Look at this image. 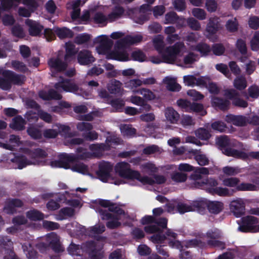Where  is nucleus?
Returning a JSON list of instances; mask_svg holds the SVG:
<instances>
[{
	"instance_id": "nucleus-37",
	"label": "nucleus",
	"mask_w": 259,
	"mask_h": 259,
	"mask_svg": "<svg viewBox=\"0 0 259 259\" xmlns=\"http://www.w3.org/2000/svg\"><path fill=\"white\" fill-rule=\"evenodd\" d=\"M177 234L172 232L171 230H168L166 232V236H161L159 235H154L152 237V239L156 242H161L165 239H167L170 241L175 240L176 238Z\"/></svg>"
},
{
	"instance_id": "nucleus-20",
	"label": "nucleus",
	"mask_w": 259,
	"mask_h": 259,
	"mask_svg": "<svg viewBox=\"0 0 259 259\" xmlns=\"http://www.w3.org/2000/svg\"><path fill=\"white\" fill-rule=\"evenodd\" d=\"M108 90L111 94L122 96L125 93L122 87V83L120 81L113 79L108 85Z\"/></svg>"
},
{
	"instance_id": "nucleus-14",
	"label": "nucleus",
	"mask_w": 259,
	"mask_h": 259,
	"mask_svg": "<svg viewBox=\"0 0 259 259\" xmlns=\"http://www.w3.org/2000/svg\"><path fill=\"white\" fill-rule=\"evenodd\" d=\"M55 87L58 91H64L75 94H79L78 92L79 91V87L76 84L70 82L68 80L62 79L61 81L57 83Z\"/></svg>"
},
{
	"instance_id": "nucleus-26",
	"label": "nucleus",
	"mask_w": 259,
	"mask_h": 259,
	"mask_svg": "<svg viewBox=\"0 0 259 259\" xmlns=\"http://www.w3.org/2000/svg\"><path fill=\"white\" fill-rule=\"evenodd\" d=\"M225 119L228 123H232L237 126H243L247 122L246 118L241 115L229 114L226 115Z\"/></svg>"
},
{
	"instance_id": "nucleus-13",
	"label": "nucleus",
	"mask_w": 259,
	"mask_h": 259,
	"mask_svg": "<svg viewBox=\"0 0 259 259\" xmlns=\"http://www.w3.org/2000/svg\"><path fill=\"white\" fill-rule=\"evenodd\" d=\"M231 211L236 217H240L245 212V202L241 198L232 201L230 204Z\"/></svg>"
},
{
	"instance_id": "nucleus-54",
	"label": "nucleus",
	"mask_w": 259,
	"mask_h": 259,
	"mask_svg": "<svg viewBox=\"0 0 259 259\" xmlns=\"http://www.w3.org/2000/svg\"><path fill=\"white\" fill-rule=\"evenodd\" d=\"M74 213V210L69 207H66L62 209L60 211V215L61 217H59L57 218L58 220H62L64 219L65 218L68 217H71Z\"/></svg>"
},
{
	"instance_id": "nucleus-22",
	"label": "nucleus",
	"mask_w": 259,
	"mask_h": 259,
	"mask_svg": "<svg viewBox=\"0 0 259 259\" xmlns=\"http://www.w3.org/2000/svg\"><path fill=\"white\" fill-rule=\"evenodd\" d=\"M87 1V0H76L67 4V8L73 10L71 13L72 19L75 20L78 18L80 14L79 7L84 4Z\"/></svg>"
},
{
	"instance_id": "nucleus-30",
	"label": "nucleus",
	"mask_w": 259,
	"mask_h": 259,
	"mask_svg": "<svg viewBox=\"0 0 259 259\" xmlns=\"http://www.w3.org/2000/svg\"><path fill=\"white\" fill-rule=\"evenodd\" d=\"M211 103L213 106L218 107L221 110L228 109L230 104L229 101L223 100L218 97L212 98Z\"/></svg>"
},
{
	"instance_id": "nucleus-15",
	"label": "nucleus",
	"mask_w": 259,
	"mask_h": 259,
	"mask_svg": "<svg viewBox=\"0 0 259 259\" xmlns=\"http://www.w3.org/2000/svg\"><path fill=\"white\" fill-rule=\"evenodd\" d=\"M46 240L55 251L60 252L63 250L61 245L60 238L56 233L52 232L47 235L46 236Z\"/></svg>"
},
{
	"instance_id": "nucleus-61",
	"label": "nucleus",
	"mask_w": 259,
	"mask_h": 259,
	"mask_svg": "<svg viewBox=\"0 0 259 259\" xmlns=\"http://www.w3.org/2000/svg\"><path fill=\"white\" fill-rule=\"evenodd\" d=\"M177 14L174 12H171L169 13H167L165 15V24H172L175 23L177 20Z\"/></svg>"
},
{
	"instance_id": "nucleus-44",
	"label": "nucleus",
	"mask_w": 259,
	"mask_h": 259,
	"mask_svg": "<svg viewBox=\"0 0 259 259\" xmlns=\"http://www.w3.org/2000/svg\"><path fill=\"white\" fill-rule=\"evenodd\" d=\"M123 13V10L121 7H116L108 17V20L112 22L120 18Z\"/></svg>"
},
{
	"instance_id": "nucleus-47",
	"label": "nucleus",
	"mask_w": 259,
	"mask_h": 259,
	"mask_svg": "<svg viewBox=\"0 0 259 259\" xmlns=\"http://www.w3.org/2000/svg\"><path fill=\"white\" fill-rule=\"evenodd\" d=\"M93 19L95 23L103 24L104 25L108 21V17L101 12L95 13L93 17Z\"/></svg>"
},
{
	"instance_id": "nucleus-9",
	"label": "nucleus",
	"mask_w": 259,
	"mask_h": 259,
	"mask_svg": "<svg viewBox=\"0 0 259 259\" xmlns=\"http://www.w3.org/2000/svg\"><path fill=\"white\" fill-rule=\"evenodd\" d=\"M205 202L202 200H196L192 202L191 205L186 204H179L177 208L180 213H184L186 212L197 211L201 213L204 209Z\"/></svg>"
},
{
	"instance_id": "nucleus-52",
	"label": "nucleus",
	"mask_w": 259,
	"mask_h": 259,
	"mask_svg": "<svg viewBox=\"0 0 259 259\" xmlns=\"http://www.w3.org/2000/svg\"><path fill=\"white\" fill-rule=\"evenodd\" d=\"M209 191L214 194H216L221 196H227L230 195L229 190L225 188L215 187L214 188H210Z\"/></svg>"
},
{
	"instance_id": "nucleus-38",
	"label": "nucleus",
	"mask_w": 259,
	"mask_h": 259,
	"mask_svg": "<svg viewBox=\"0 0 259 259\" xmlns=\"http://www.w3.org/2000/svg\"><path fill=\"white\" fill-rule=\"evenodd\" d=\"M208 209L211 213H218L223 209V204L220 201H211L207 205Z\"/></svg>"
},
{
	"instance_id": "nucleus-49",
	"label": "nucleus",
	"mask_w": 259,
	"mask_h": 259,
	"mask_svg": "<svg viewBox=\"0 0 259 259\" xmlns=\"http://www.w3.org/2000/svg\"><path fill=\"white\" fill-rule=\"evenodd\" d=\"M191 179L194 181V186L195 187L199 188L203 187V181H201L202 177L197 170L191 176Z\"/></svg>"
},
{
	"instance_id": "nucleus-23",
	"label": "nucleus",
	"mask_w": 259,
	"mask_h": 259,
	"mask_svg": "<svg viewBox=\"0 0 259 259\" xmlns=\"http://www.w3.org/2000/svg\"><path fill=\"white\" fill-rule=\"evenodd\" d=\"M164 116L166 120L171 124H177L180 120V114L171 107L165 109Z\"/></svg>"
},
{
	"instance_id": "nucleus-19",
	"label": "nucleus",
	"mask_w": 259,
	"mask_h": 259,
	"mask_svg": "<svg viewBox=\"0 0 259 259\" xmlns=\"http://www.w3.org/2000/svg\"><path fill=\"white\" fill-rule=\"evenodd\" d=\"M165 181L166 178L162 175H154L153 177L141 176L140 181L144 185L161 184L164 183Z\"/></svg>"
},
{
	"instance_id": "nucleus-8",
	"label": "nucleus",
	"mask_w": 259,
	"mask_h": 259,
	"mask_svg": "<svg viewBox=\"0 0 259 259\" xmlns=\"http://www.w3.org/2000/svg\"><path fill=\"white\" fill-rule=\"evenodd\" d=\"M95 42L99 44V46L97 48L98 53L100 54H107V58L110 59L108 57V55L111 52H109V50L113 44V41L108 36L102 35L97 37L96 38Z\"/></svg>"
},
{
	"instance_id": "nucleus-28",
	"label": "nucleus",
	"mask_w": 259,
	"mask_h": 259,
	"mask_svg": "<svg viewBox=\"0 0 259 259\" xmlns=\"http://www.w3.org/2000/svg\"><path fill=\"white\" fill-rule=\"evenodd\" d=\"M163 83L166 84V88L171 91H179L181 86L177 83V78L171 76L165 77L163 80Z\"/></svg>"
},
{
	"instance_id": "nucleus-48",
	"label": "nucleus",
	"mask_w": 259,
	"mask_h": 259,
	"mask_svg": "<svg viewBox=\"0 0 259 259\" xmlns=\"http://www.w3.org/2000/svg\"><path fill=\"white\" fill-rule=\"evenodd\" d=\"M238 23L236 18H232L227 21L226 27L229 32H233L237 30Z\"/></svg>"
},
{
	"instance_id": "nucleus-11",
	"label": "nucleus",
	"mask_w": 259,
	"mask_h": 259,
	"mask_svg": "<svg viewBox=\"0 0 259 259\" xmlns=\"http://www.w3.org/2000/svg\"><path fill=\"white\" fill-rule=\"evenodd\" d=\"M258 219L253 216H246L242 218V224L238 229L243 232H255Z\"/></svg>"
},
{
	"instance_id": "nucleus-40",
	"label": "nucleus",
	"mask_w": 259,
	"mask_h": 259,
	"mask_svg": "<svg viewBox=\"0 0 259 259\" xmlns=\"http://www.w3.org/2000/svg\"><path fill=\"white\" fill-rule=\"evenodd\" d=\"M142 172L147 174L155 173L158 171V168L152 162H146L141 165Z\"/></svg>"
},
{
	"instance_id": "nucleus-3",
	"label": "nucleus",
	"mask_w": 259,
	"mask_h": 259,
	"mask_svg": "<svg viewBox=\"0 0 259 259\" xmlns=\"http://www.w3.org/2000/svg\"><path fill=\"white\" fill-rule=\"evenodd\" d=\"M186 51V47L182 42H178L174 45L167 47L163 53H159L161 57L151 56L149 60L153 63L161 62L172 64L177 59V56Z\"/></svg>"
},
{
	"instance_id": "nucleus-62",
	"label": "nucleus",
	"mask_w": 259,
	"mask_h": 259,
	"mask_svg": "<svg viewBox=\"0 0 259 259\" xmlns=\"http://www.w3.org/2000/svg\"><path fill=\"white\" fill-rule=\"evenodd\" d=\"M187 178V176L186 174L180 172H176L171 176V179L177 183H181L186 181Z\"/></svg>"
},
{
	"instance_id": "nucleus-25",
	"label": "nucleus",
	"mask_w": 259,
	"mask_h": 259,
	"mask_svg": "<svg viewBox=\"0 0 259 259\" xmlns=\"http://www.w3.org/2000/svg\"><path fill=\"white\" fill-rule=\"evenodd\" d=\"M57 128L48 129L44 132V136L47 138H54L61 132H66L68 130L67 126L61 124H56Z\"/></svg>"
},
{
	"instance_id": "nucleus-24",
	"label": "nucleus",
	"mask_w": 259,
	"mask_h": 259,
	"mask_svg": "<svg viewBox=\"0 0 259 259\" xmlns=\"http://www.w3.org/2000/svg\"><path fill=\"white\" fill-rule=\"evenodd\" d=\"M78 61L81 65H88L94 62L95 60L91 52L88 50H83L79 52Z\"/></svg>"
},
{
	"instance_id": "nucleus-18",
	"label": "nucleus",
	"mask_w": 259,
	"mask_h": 259,
	"mask_svg": "<svg viewBox=\"0 0 259 259\" xmlns=\"http://www.w3.org/2000/svg\"><path fill=\"white\" fill-rule=\"evenodd\" d=\"M48 64L51 69L52 75L54 71L60 72L66 68V64L62 62L60 56L54 57L49 60Z\"/></svg>"
},
{
	"instance_id": "nucleus-34",
	"label": "nucleus",
	"mask_w": 259,
	"mask_h": 259,
	"mask_svg": "<svg viewBox=\"0 0 259 259\" xmlns=\"http://www.w3.org/2000/svg\"><path fill=\"white\" fill-rule=\"evenodd\" d=\"M184 82L185 85L188 86H194L195 85H200L202 83V79L201 78H197L194 76L191 75H185L183 77Z\"/></svg>"
},
{
	"instance_id": "nucleus-36",
	"label": "nucleus",
	"mask_w": 259,
	"mask_h": 259,
	"mask_svg": "<svg viewBox=\"0 0 259 259\" xmlns=\"http://www.w3.org/2000/svg\"><path fill=\"white\" fill-rule=\"evenodd\" d=\"M25 124V120L21 116H18L13 119L10 126L16 130H22L24 129Z\"/></svg>"
},
{
	"instance_id": "nucleus-45",
	"label": "nucleus",
	"mask_w": 259,
	"mask_h": 259,
	"mask_svg": "<svg viewBox=\"0 0 259 259\" xmlns=\"http://www.w3.org/2000/svg\"><path fill=\"white\" fill-rule=\"evenodd\" d=\"M139 94L143 96L145 100L150 101L156 98L155 95L150 90L143 88L139 90Z\"/></svg>"
},
{
	"instance_id": "nucleus-5",
	"label": "nucleus",
	"mask_w": 259,
	"mask_h": 259,
	"mask_svg": "<svg viewBox=\"0 0 259 259\" xmlns=\"http://www.w3.org/2000/svg\"><path fill=\"white\" fill-rule=\"evenodd\" d=\"M46 152L40 149L35 150L33 152H30L24 156L17 158L18 168L22 169L27 165L39 164L42 162L41 159L46 157Z\"/></svg>"
},
{
	"instance_id": "nucleus-43",
	"label": "nucleus",
	"mask_w": 259,
	"mask_h": 259,
	"mask_svg": "<svg viewBox=\"0 0 259 259\" xmlns=\"http://www.w3.org/2000/svg\"><path fill=\"white\" fill-rule=\"evenodd\" d=\"M192 15L199 20H204L207 18L206 11L201 8H195L192 10Z\"/></svg>"
},
{
	"instance_id": "nucleus-60",
	"label": "nucleus",
	"mask_w": 259,
	"mask_h": 259,
	"mask_svg": "<svg viewBox=\"0 0 259 259\" xmlns=\"http://www.w3.org/2000/svg\"><path fill=\"white\" fill-rule=\"evenodd\" d=\"M181 122L184 126L193 125L195 123L194 119L188 115H183Z\"/></svg>"
},
{
	"instance_id": "nucleus-56",
	"label": "nucleus",
	"mask_w": 259,
	"mask_h": 259,
	"mask_svg": "<svg viewBox=\"0 0 259 259\" xmlns=\"http://www.w3.org/2000/svg\"><path fill=\"white\" fill-rule=\"evenodd\" d=\"M90 235L95 237L96 235L101 234L105 231V227L103 225L97 224L90 229Z\"/></svg>"
},
{
	"instance_id": "nucleus-2",
	"label": "nucleus",
	"mask_w": 259,
	"mask_h": 259,
	"mask_svg": "<svg viewBox=\"0 0 259 259\" xmlns=\"http://www.w3.org/2000/svg\"><path fill=\"white\" fill-rule=\"evenodd\" d=\"M82 153L78 150L77 156L71 154H63L61 155L59 161H53L51 166L54 167H63L65 169L71 168L73 171L85 175L88 173V167L82 163H78L74 165L72 163L77 159H80L79 155ZM80 159H81L80 158Z\"/></svg>"
},
{
	"instance_id": "nucleus-53",
	"label": "nucleus",
	"mask_w": 259,
	"mask_h": 259,
	"mask_svg": "<svg viewBox=\"0 0 259 259\" xmlns=\"http://www.w3.org/2000/svg\"><path fill=\"white\" fill-rule=\"evenodd\" d=\"M222 170L224 174L227 176H234L241 172L239 168L229 166L223 167Z\"/></svg>"
},
{
	"instance_id": "nucleus-51",
	"label": "nucleus",
	"mask_w": 259,
	"mask_h": 259,
	"mask_svg": "<svg viewBox=\"0 0 259 259\" xmlns=\"http://www.w3.org/2000/svg\"><path fill=\"white\" fill-rule=\"evenodd\" d=\"M205 7L208 12L212 13L217 10L218 5L215 0H206Z\"/></svg>"
},
{
	"instance_id": "nucleus-58",
	"label": "nucleus",
	"mask_w": 259,
	"mask_h": 259,
	"mask_svg": "<svg viewBox=\"0 0 259 259\" xmlns=\"http://www.w3.org/2000/svg\"><path fill=\"white\" fill-rule=\"evenodd\" d=\"M188 26L192 29L198 30L201 29L200 22L194 18H189L187 20Z\"/></svg>"
},
{
	"instance_id": "nucleus-63",
	"label": "nucleus",
	"mask_w": 259,
	"mask_h": 259,
	"mask_svg": "<svg viewBox=\"0 0 259 259\" xmlns=\"http://www.w3.org/2000/svg\"><path fill=\"white\" fill-rule=\"evenodd\" d=\"M77 128L80 132H87L93 128L92 125L88 122H80L77 123Z\"/></svg>"
},
{
	"instance_id": "nucleus-59",
	"label": "nucleus",
	"mask_w": 259,
	"mask_h": 259,
	"mask_svg": "<svg viewBox=\"0 0 259 259\" xmlns=\"http://www.w3.org/2000/svg\"><path fill=\"white\" fill-rule=\"evenodd\" d=\"M133 60L139 62H143L146 60V55L141 51L138 50L133 52L132 54Z\"/></svg>"
},
{
	"instance_id": "nucleus-17",
	"label": "nucleus",
	"mask_w": 259,
	"mask_h": 259,
	"mask_svg": "<svg viewBox=\"0 0 259 259\" xmlns=\"http://www.w3.org/2000/svg\"><path fill=\"white\" fill-rule=\"evenodd\" d=\"M25 24L30 35L32 36L39 35L44 29V27L38 22L31 19L26 20Z\"/></svg>"
},
{
	"instance_id": "nucleus-57",
	"label": "nucleus",
	"mask_w": 259,
	"mask_h": 259,
	"mask_svg": "<svg viewBox=\"0 0 259 259\" xmlns=\"http://www.w3.org/2000/svg\"><path fill=\"white\" fill-rule=\"evenodd\" d=\"M196 135L198 138L204 140L208 139L210 137L209 132L203 128L197 130L196 132Z\"/></svg>"
},
{
	"instance_id": "nucleus-29",
	"label": "nucleus",
	"mask_w": 259,
	"mask_h": 259,
	"mask_svg": "<svg viewBox=\"0 0 259 259\" xmlns=\"http://www.w3.org/2000/svg\"><path fill=\"white\" fill-rule=\"evenodd\" d=\"M22 204V202L19 199L9 200L7 202V204L4 208V210L7 213H13L15 211V207H20Z\"/></svg>"
},
{
	"instance_id": "nucleus-27",
	"label": "nucleus",
	"mask_w": 259,
	"mask_h": 259,
	"mask_svg": "<svg viewBox=\"0 0 259 259\" xmlns=\"http://www.w3.org/2000/svg\"><path fill=\"white\" fill-rule=\"evenodd\" d=\"M21 141L20 138L15 135H11L9 142L6 144L1 143V147L6 149L13 150L20 146Z\"/></svg>"
},
{
	"instance_id": "nucleus-6",
	"label": "nucleus",
	"mask_w": 259,
	"mask_h": 259,
	"mask_svg": "<svg viewBox=\"0 0 259 259\" xmlns=\"http://www.w3.org/2000/svg\"><path fill=\"white\" fill-rule=\"evenodd\" d=\"M115 170L122 178L127 179H136L139 182L140 181L141 174L138 171L132 169L128 163L124 162L117 163L115 166Z\"/></svg>"
},
{
	"instance_id": "nucleus-64",
	"label": "nucleus",
	"mask_w": 259,
	"mask_h": 259,
	"mask_svg": "<svg viewBox=\"0 0 259 259\" xmlns=\"http://www.w3.org/2000/svg\"><path fill=\"white\" fill-rule=\"evenodd\" d=\"M248 24L251 28L257 29L259 27V18L255 16L250 17Z\"/></svg>"
},
{
	"instance_id": "nucleus-33",
	"label": "nucleus",
	"mask_w": 259,
	"mask_h": 259,
	"mask_svg": "<svg viewBox=\"0 0 259 259\" xmlns=\"http://www.w3.org/2000/svg\"><path fill=\"white\" fill-rule=\"evenodd\" d=\"M163 39V37L161 35H156L153 39V46L158 53H163L165 50H163L164 47Z\"/></svg>"
},
{
	"instance_id": "nucleus-16",
	"label": "nucleus",
	"mask_w": 259,
	"mask_h": 259,
	"mask_svg": "<svg viewBox=\"0 0 259 259\" xmlns=\"http://www.w3.org/2000/svg\"><path fill=\"white\" fill-rule=\"evenodd\" d=\"M221 28V21L219 17L213 16L209 18L206 31L210 34L215 33Z\"/></svg>"
},
{
	"instance_id": "nucleus-42",
	"label": "nucleus",
	"mask_w": 259,
	"mask_h": 259,
	"mask_svg": "<svg viewBox=\"0 0 259 259\" xmlns=\"http://www.w3.org/2000/svg\"><path fill=\"white\" fill-rule=\"evenodd\" d=\"M55 31L58 36L61 39L71 37L73 35L72 31L66 28H56Z\"/></svg>"
},
{
	"instance_id": "nucleus-50",
	"label": "nucleus",
	"mask_w": 259,
	"mask_h": 259,
	"mask_svg": "<svg viewBox=\"0 0 259 259\" xmlns=\"http://www.w3.org/2000/svg\"><path fill=\"white\" fill-rule=\"evenodd\" d=\"M250 47L252 51L259 50V31H256L250 40Z\"/></svg>"
},
{
	"instance_id": "nucleus-4",
	"label": "nucleus",
	"mask_w": 259,
	"mask_h": 259,
	"mask_svg": "<svg viewBox=\"0 0 259 259\" xmlns=\"http://www.w3.org/2000/svg\"><path fill=\"white\" fill-rule=\"evenodd\" d=\"M120 142V139L115 136H109L106 140V144H95L90 145V149L91 152L84 151L82 149H78L82 153L79 155L81 159H85L93 157H98L100 156L102 152L105 150H108L111 147H114L118 145Z\"/></svg>"
},
{
	"instance_id": "nucleus-46",
	"label": "nucleus",
	"mask_w": 259,
	"mask_h": 259,
	"mask_svg": "<svg viewBox=\"0 0 259 259\" xmlns=\"http://www.w3.org/2000/svg\"><path fill=\"white\" fill-rule=\"evenodd\" d=\"M191 49L198 51L202 56L207 55L210 51L209 47L205 44H200L195 48L192 47Z\"/></svg>"
},
{
	"instance_id": "nucleus-41",
	"label": "nucleus",
	"mask_w": 259,
	"mask_h": 259,
	"mask_svg": "<svg viewBox=\"0 0 259 259\" xmlns=\"http://www.w3.org/2000/svg\"><path fill=\"white\" fill-rule=\"evenodd\" d=\"M120 131L123 136L127 137H131L136 134V130L132 127L131 125L123 124L121 125Z\"/></svg>"
},
{
	"instance_id": "nucleus-32",
	"label": "nucleus",
	"mask_w": 259,
	"mask_h": 259,
	"mask_svg": "<svg viewBox=\"0 0 259 259\" xmlns=\"http://www.w3.org/2000/svg\"><path fill=\"white\" fill-rule=\"evenodd\" d=\"M142 85V80L139 79H132L125 82V87L133 93H139V90H137V88Z\"/></svg>"
},
{
	"instance_id": "nucleus-39",
	"label": "nucleus",
	"mask_w": 259,
	"mask_h": 259,
	"mask_svg": "<svg viewBox=\"0 0 259 259\" xmlns=\"http://www.w3.org/2000/svg\"><path fill=\"white\" fill-rule=\"evenodd\" d=\"M234 87L238 90H242L247 87V81L243 76H237L234 80Z\"/></svg>"
},
{
	"instance_id": "nucleus-31",
	"label": "nucleus",
	"mask_w": 259,
	"mask_h": 259,
	"mask_svg": "<svg viewBox=\"0 0 259 259\" xmlns=\"http://www.w3.org/2000/svg\"><path fill=\"white\" fill-rule=\"evenodd\" d=\"M39 96L40 98L44 100H50V99H60L62 98V96L58 93L56 91L51 90L49 93H47L45 91H40L39 93Z\"/></svg>"
},
{
	"instance_id": "nucleus-35",
	"label": "nucleus",
	"mask_w": 259,
	"mask_h": 259,
	"mask_svg": "<svg viewBox=\"0 0 259 259\" xmlns=\"http://www.w3.org/2000/svg\"><path fill=\"white\" fill-rule=\"evenodd\" d=\"M22 248L24 253L29 258H34L36 255V251L32 247L30 242L22 244Z\"/></svg>"
},
{
	"instance_id": "nucleus-10",
	"label": "nucleus",
	"mask_w": 259,
	"mask_h": 259,
	"mask_svg": "<svg viewBox=\"0 0 259 259\" xmlns=\"http://www.w3.org/2000/svg\"><path fill=\"white\" fill-rule=\"evenodd\" d=\"M102 218L103 219H108L111 218L112 215L113 218L111 219L107 224L108 228L113 229L118 227L120 223L118 221H122L125 218V215L122 209H117L116 208L115 212L113 214L107 213L106 215L102 214Z\"/></svg>"
},
{
	"instance_id": "nucleus-1",
	"label": "nucleus",
	"mask_w": 259,
	"mask_h": 259,
	"mask_svg": "<svg viewBox=\"0 0 259 259\" xmlns=\"http://www.w3.org/2000/svg\"><path fill=\"white\" fill-rule=\"evenodd\" d=\"M143 36L141 34L128 35L118 41L113 51L108 55V57L120 61H127L129 60L128 55L125 50L126 45H131L142 41Z\"/></svg>"
},
{
	"instance_id": "nucleus-12",
	"label": "nucleus",
	"mask_w": 259,
	"mask_h": 259,
	"mask_svg": "<svg viewBox=\"0 0 259 259\" xmlns=\"http://www.w3.org/2000/svg\"><path fill=\"white\" fill-rule=\"evenodd\" d=\"M224 153L227 156H233L235 158L242 159H246L249 157L259 158V152H252L246 153L244 152L235 149L227 148L224 150Z\"/></svg>"
},
{
	"instance_id": "nucleus-21",
	"label": "nucleus",
	"mask_w": 259,
	"mask_h": 259,
	"mask_svg": "<svg viewBox=\"0 0 259 259\" xmlns=\"http://www.w3.org/2000/svg\"><path fill=\"white\" fill-rule=\"evenodd\" d=\"M112 169V166L110 163L107 162H103L99 164V169L98 171V175L100 179L105 181L109 176L110 172Z\"/></svg>"
},
{
	"instance_id": "nucleus-7",
	"label": "nucleus",
	"mask_w": 259,
	"mask_h": 259,
	"mask_svg": "<svg viewBox=\"0 0 259 259\" xmlns=\"http://www.w3.org/2000/svg\"><path fill=\"white\" fill-rule=\"evenodd\" d=\"M5 79H0V88L3 90H8L11 87L10 82L17 84H21L25 80L23 76L14 74L12 71L7 70L3 73Z\"/></svg>"
},
{
	"instance_id": "nucleus-55",
	"label": "nucleus",
	"mask_w": 259,
	"mask_h": 259,
	"mask_svg": "<svg viewBox=\"0 0 259 259\" xmlns=\"http://www.w3.org/2000/svg\"><path fill=\"white\" fill-rule=\"evenodd\" d=\"M27 217L30 220L36 221L43 219V214L37 210H30L27 213Z\"/></svg>"
}]
</instances>
